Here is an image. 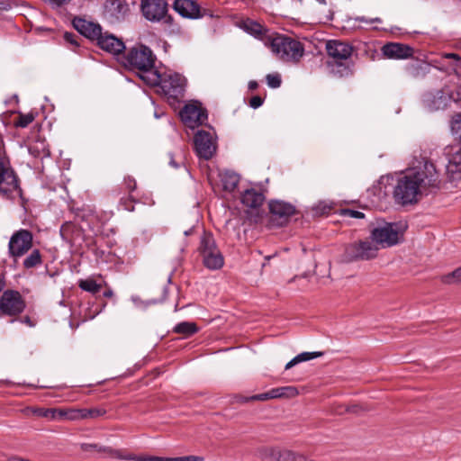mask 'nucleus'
Instances as JSON below:
<instances>
[{
  "label": "nucleus",
  "mask_w": 461,
  "mask_h": 461,
  "mask_svg": "<svg viewBox=\"0 0 461 461\" xmlns=\"http://www.w3.org/2000/svg\"><path fill=\"white\" fill-rule=\"evenodd\" d=\"M343 215L356 219H362L365 217V214L362 212L352 209H345L343 211Z\"/></svg>",
  "instance_id": "obj_46"
},
{
  "label": "nucleus",
  "mask_w": 461,
  "mask_h": 461,
  "mask_svg": "<svg viewBox=\"0 0 461 461\" xmlns=\"http://www.w3.org/2000/svg\"><path fill=\"white\" fill-rule=\"evenodd\" d=\"M60 236L66 242L74 245L77 238L81 235L80 230L72 221H66L60 227Z\"/></svg>",
  "instance_id": "obj_23"
},
{
  "label": "nucleus",
  "mask_w": 461,
  "mask_h": 461,
  "mask_svg": "<svg viewBox=\"0 0 461 461\" xmlns=\"http://www.w3.org/2000/svg\"><path fill=\"white\" fill-rule=\"evenodd\" d=\"M96 42L102 50L113 55H118L125 50L124 42L113 34L108 32H102Z\"/></svg>",
  "instance_id": "obj_19"
},
{
  "label": "nucleus",
  "mask_w": 461,
  "mask_h": 461,
  "mask_svg": "<svg viewBox=\"0 0 461 461\" xmlns=\"http://www.w3.org/2000/svg\"><path fill=\"white\" fill-rule=\"evenodd\" d=\"M64 40L66 42L69 43L70 45H72L74 47L79 46L78 37L73 32H65Z\"/></svg>",
  "instance_id": "obj_44"
},
{
  "label": "nucleus",
  "mask_w": 461,
  "mask_h": 461,
  "mask_svg": "<svg viewBox=\"0 0 461 461\" xmlns=\"http://www.w3.org/2000/svg\"><path fill=\"white\" fill-rule=\"evenodd\" d=\"M180 118L188 128L194 129L207 121L206 110L198 102L185 104L180 111Z\"/></svg>",
  "instance_id": "obj_12"
},
{
  "label": "nucleus",
  "mask_w": 461,
  "mask_h": 461,
  "mask_svg": "<svg viewBox=\"0 0 461 461\" xmlns=\"http://www.w3.org/2000/svg\"><path fill=\"white\" fill-rule=\"evenodd\" d=\"M260 458L270 461H300L302 454L280 447H263L258 450Z\"/></svg>",
  "instance_id": "obj_14"
},
{
  "label": "nucleus",
  "mask_w": 461,
  "mask_h": 461,
  "mask_svg": "<svg viewBox=\"0 0 461 461\" xmlns=\"http://www.w3.org/2000/svg\"><path fill=\"white\" fill-rule=\"evenodd\" d=\"M194 142L195 152L199 158L208 160L213 156L216 146L210 132L198 131L194 135Z\"/></svg>",
  "instance_id": "obj_15"
},
{
  "label": "nucleus",
  "mask_w": 461,
  "mask_h": 461,
  "mask_svg": "<svg viewBox=\"0 0 461 461\" xmlns=\"http://www.w3.org/2000/svg\"><path fill=\"white\" fill-rule=\"evenodd\" d=\"M25 309V302L21 294L14 290H5L0 297V313L16 316Z\"/></svg>",
  "instance_id": "obj_11"
},
{
  "label": "nucleus",
  "mask_w": 461,
  "mask_h": 461,
  "mask_svg": "<svg viewBox=\"0 0 461 461\" xmlns=\"http://www.w3.org/2000/svg\"><path fill=\"white\" fill-rule=\"evenodd\" d=\"M32 233L25 229L15 231L10 238L8 251L11 257L16 258L26 254L32 247Z\"/></svg>",
  "instance_id": "obj_10"
},
{
  "label": "nucleus",
  "mask_w": 461,
  "mask_h": 461,
  "mask_svg": "<svg viewBox=\"0 0 461 461\" xmlns=\"http://www.w3.org/2000/svg\"><path fill=\"white\" fill-rule=\"evenodd\" d=\"M251 401H267L269 399H275L272 389L267 393H259V394H254L249 397Z\"/></svg>",
  "instance_id": "obj_43"
},
{
  "label": "nucleus",
  "mask_w": 461,
  "mask_h": 461,
  "mask_svg": "<svg viewBox=\"0 0 461 461\" xmlns=\"http://www.w3.org/2000/svg\"><path fill=\"white\" fill-rule=\"evenodd\" d=\"M405 227L397 222H387L374 228L369 239L375 242L378 249H387L397 245L403 238Z\"/></svg>",
  "instance_id": "obj_6"
},
{
  "label": "nucleus",
  "mask_w": 461,
  "mask_h": 461,
  "mask_svg": "<svg viewBox=\"0 0 461 461\" xmlns=\"http://www.w3.org/2000/svg\"><path fill=\"white\" fill-rule=\"evenodd\" d=\"M440 174L434 163L425 160L423 165L406 172L401 176L394 187L395 201L402 204H412L422 196L440 188Z\"/></svg>",
  "instance_id": "obj_1"
},
{
  "label": "nucleus",
  "mask_w": 461,
  "mask_h": 461,
  "mask_svg": "<svg viewBox=\"0 0 461 461\" xmlns=\"http://www.w3.org/2000/svg\"><path fill=\"white\" fill-rule=\"evenodd\" d=\"M356 21L360 22V23H382V20L379 17L367 19L365 16H357V17H356Z\"/></svg>",
  "instance_id": "obj_48"
},
{
  "label": "nucleus",
  "mask_w": 461,
  "mask_h": 461,
  "mask_svg": "<svg viewBox=\"0 0 461 461\" xmlns=\"http://www.w3.org/2000/svg\"><path fill=\"white\" fill-rule=\"evenodd\" d=\"M258 87V84L257 81L251 80L249 82V89L251 91L256 90Z\"/></svg>",
  "instance_id": "obj_55"
},
{
  "label": "nucleus",
  "mask_w": 461,
  "mask_h": 461,
  "mask_svg": "<svg viewBox=\"0 0 461 461\" xmlns=\"http://www.w3.org/2000/svg\"><path fill=\"white\" fill-rule=\"evenodd\" d=\"M73 26L81 35L91 41H97L103 32L100 24L79 17L73 19Z\"/></svg>",
  "instance_id": "obj_16"
},
{
  "label": "nucleus",
  "mask_w": 461,
  "mask_h": 461,
  "mask_svg": "<svg viewBox=\"0 0 461 461\" xmlns=\"http://www.w3.org/2000/svg\"><path fill=\"white\" fill-rule=\"evenodd\" d=\"M445 57L447 59H453L457 60V61L460 60L459 55L456 54V53H447V54L445 55Z\"/></svg>",
  "instance_id": "obj_57"
},
{
  "label": "nucleus",
  "mask_w": 461,
  "mask_h": 461,
  "mask_svg": "<svg viewBox=\"0 0 461 461\" xmlns=\"http://www.w3.org/2000/svg\"><path fill=\"white\" fill-rule=\"evenodd\" d=\"M78 286L88 293H91L92 294H96L100 292L102 288L101 284H97L95 280L92 278H86V279H81L78 282Z\"/></svg>",
  "instance_id": "obj_32"
},
{
  "label": "nucleus",
  "mask_w": 461,
  "mask_h": 461,
  "mask_svg": "<svg viewBox=\"0 0 461 461\" xmlns=\"http://www.w3.org/2000/svg\"><path fill=\"white\" fill-rule=\"evenodd\" d=\"M267 86L271 88H277L281 86L282 79L278 73L268 74L266 77Z\"/></svg>",
  "instance_id": "obj_39"
},
{
  "label": "nucleus",
  "mask_w": 461,
  "mask_h": 461,
  "mask_svg": "<svg viewBox=\"0 0 461 461\" xmlns=\"http://www.w3.org/2000/svg\"><path fill=\"white\" fill-rule=\"evenodd\" d=\"M5 283L3 279L0 278V292L5 288Z\"/></svg>",
  "instance_id": "obj_63"
},
{
  "label": "nucleus",
  "mask_w": 461,
  "mask_h": 461,
  "mask_svg": "<svg viewBox=\"0 0 461 461\" xmlns=\"http://www.w3.org/2000/svg\"><path fill=\"white\" fill-rule=\"evenodd\" d=\"M42 263L41 254L39 249H33L29 256L23 260V267L30 269L36 267Z\"/></svg>",
  "instance_id": "obj_31"
},
{
  "label": "nucleus",
  "mask_w": 461,
  "mask_h": 461,
  "mask_svg": "<svg viewBox=\"0 0 461 461\" xmlns=\"http://www.w3.org/2000/svg\"><path fill=\"white\" fill-rule=\"evenodd\" d=\"M328 55L333 59V62H328L332 67V72L339 77L347 76L349 73V68L345 61L349 59L352 55L353 48L347 42L330 40L326 43Z\"/></svg>",
  "instance_id": "obj_5"
},
{
  "label": "nucleus",
  "mask_w": 461,
  "mask_h": 461,
  "mask_svg": "<svg viewBox=\"0 0 461 461\" xmlns=\"http://www.w3.org/2000/svg\"><path fill=\"white\" fill-rule=\"evenodd\" d=\"M146 78V84L158 86L159 92L163 94L168 101L178 102L180 99L184 98L186 79L179 73L157 68L154 73H149Z\"/></svg>",
  "instance_id": "obj_2"
},
{
  "label": "nucleus",
  "mask_w": 461,
  "mask_h": 461,
  "mask_svg": "<svg viewBox=\"0 0 461 461\" xmlns=\"http://www.w3.org/2000/svg\"><path fill=\"white\" fill-rule=\"evenodd\" d=\"M169 164H170V166H172L175 168L179 167V165L173 159V158H171Z\"/></svg>",
  "instance_id": "obj_61"
},
{
  "label": "nucleus",
  "mask_w": 461,
  "mask_h": 461,
  "mask_svg": "<svg viewBox=\"0 0 461 461\" xmlns=\"http://www.w3.org/2000/svg\"><path fill=\"white\" fill-rule=\"evenodd\" d=\"M156 56L153 51L143 44H136L127 50L122 57V64L131 70H138L140 78L146 83L149 73H154Z\"/></svg>",
  "instance_id": "obj_3"
},
{
  "label": "nucleus",
  "mask_w": 461,
  "mask_h": 461,
  "mask_svg": "<svg viewBox=\"0 0 461 461\" xmlns=\"http://www.w3.org/2000/svg\"><path fill=\"white\" fill-rule=\"evenodd\" d=\"M98 445L97 444H89V443H83L81 445V449L84 451H92L96 450L97 451Z\"/></svg>",
  "instance_id": "obj_51"
},
{
  "label": "nucleus",
  "mask_w": 461,
  "mask_h": 461,
  "mask_svg": "<svg viewBox=\"0 0 461 461\" xmlns=\"http://www.w3.org/2000/svg\"><path fill=\"white\" fill-rule=\"evenodd\" d=\"M323 355L322 352H320V351H316V352H303L301 354H298L296 357H294L292 360H290L286 365H285V369H290L292 368L294 366L301 363V362H303V361H308V360H312L313 358H316V357H321Z\"/></svg>",
  "instance_id": "obj_28"
},
{
  "label": "nucleus",
  "mask_w": 461,
  "mask_h": 461,
  "mask_svg": "<svg viewBox=\"0 0 461 461\" xmlns=\"http://www.w3.org/2000/svg\"><path fill=\"white\" fill-rule=\"evenodd\" d=\"M126 460H135V461H157L158 456H134V455H127Z\"/></svg>",
  "instance_id": "obj_45"
},
{
  "label": "nucleus",
  "mask_w": 461,
  "mask_h": 461,
  "mask_svg": "<svg viewBox=\"0 0 461 461\" xmlns=\"http://www.w3.org/2000/svg\"><path fill=\"white\" fill-rule=\"evenodd\" d=\"M198 251L206 268L218 270L223 267L224 257L212 233L203 231L200 238Z\"/></svg>",
  "instance_id": "obj_7"
},
{
  "label": "nucleus",
  "mask_w": 461,
  "mask_h": 461,
  "mask_svg": "<svg viewBox=\"0 0 461 461\" xmlns=\"http://www.w3.org/2000/svg\"><path fill=\"white\" fill-rule=\"evenodd\" d=\"M428 65L420 60L412 61L406 65L407 73L412 77H423L427 73Z\"/></svg>",
  "instance_id": "obj_26"
},
{
  "label": "nucleus",
  "mask_w": 461,
  "mask_h": 461,
  "mask_svg": "<svg viewBox=\"0 0 461 461\" xmlns=\"http://www.w3.org/2000/svg\"><path fill=\"white\" fill-rule=\"evenodd\" d=\"M134 203L135 200L132 194H129L126 197H122L120 200V206L126 211L133 212L134 211Z\"/></svg>",
  "instance_id": "obj_40"
},
{
  "label": "nucleus",
  "mask_w": 461,
  "mask_h": 461,
  "mask_svg": "<svg viewBox=\"0 0 461 461\" xmlns=\"http://www.w3.org/2000/svg\"><path fill=\"white\" fill-rule=\"evenodd\" d=\"M451 130L453 135L461 141V113H457L453 117Z\"/></svg>",
  "instance_id": "obj_36"
},
{
  "label": "nucleus",
  "mask_w": 461,
  "mask_h": 461,
  "mask_svg": "<svg viewBox=\"0 0 461 461\" xmlns=\"http://www.w3.org/2000/svg\"><path fill=\"white\" fill-rule=\"evenodd\" d=\"M103 294H104V297H112L113 295V292L112 289L108 288L107 290H105Z\"/></svg>",
  "instance_id": "obj_59"
},
{
  "label": "nucleus",
  "mask_w": 461,
  "mask_h": 461,
  "mask_svg": "<svg viewBox=\"0 0 461 461\" xmlns=\"http://www.w3.org/2000/svg\"><path fill=\"white\" fill-rule=\"evenodd\" d=\"M104 447H103V446H99V445H98L97 451H98V452H102V453H104Z\"/></svg>",
  "instance_id": "obj_64"
},
{
  "label": "nucleus",
  "mask_w": 461,
  "mask_h": 461,
  "mask_svg": "<svg viewBox=\"0 0 461 461\" xmlns=\"http://www.w3.org/2000/svg\"><path fill=\"white\" fill-rule=\"evenodd\" d=\"M451 99L455 102H461V85L456 88V92L451 94Z\"/></svg>",
  "instance_id": "obj_52"
},
{
  "label": "nucleus",
  "mask_w": 461,
  "mask_h": 461,
  "mask_svg": "<svg viewBox=\"0 0 461 461\" xmlns=\"http://www.w3.org/2000/svg\"><path fill=\"white\" fill-rule=\"evenodd\" d=\"M178 461H203V458L198 456H186L177 457Z\"/></svg>",
  "instance_id": "obj_50"
},
{
  "label": "nucleus",
  "mask_w": 461,
  "mask_h": 461,
  "mask_svg": "<svg viewBox=\"0 0 461 461\" xmlns=\"http://www.w3.org/2000/svg\"><path fill=\"white\" fill-rule=\"evenodd\" d=\"M241 27L245 32L258 38L267 32V29L262 24L251 19L243 20Z\"/></svg>",
  "instance_id": "obj_25"
},
{
  "label": "nucleus",
  "mask_w": 461,
  "mask_h": 461,
  "mask_svg": "<svg viewBox=\"0 0 461 461\" xmlns=\"http://www.w3.org/2000/svg\"><path fill=\"white\" fill-rule=\"evenodd\" d=\"M235 398H236L237 402H242V403L248 402L251 401L249 399V397H244V396H241V395H238Z\"/></svg>",
  "instance_id": "obj_56"
},
{
  "label": "nucleus",
  "mask_w": 461,
  "mask_h": 461,
  "mask_svg": "<svg viewBox=\"0 0 461 461\" xmlns=\"http://www.w3.org/2000/svg\"><path fill=\"white\" fill-rule=\"evenodd\" d=\"M35 119L33 113H19L18 118L14 121V126L19 128H25L32 123Z\"/></svg>",
  "instance_id": "obj_33"
},
{
  "label": "nucleus",
  "mask_w": 461,
  "mask_h": 461,
  "mask_svg": "<svg viewBox=\"0 0 461 461\" xmlns=\"http://www.w3.org/2000/svg\"><path fill=\"white\" fill-rule=\"evenodd\" d=\"M382 52L388 59H403L412 56L413 49L399 42H389L383 46Z\"/></svg>",
  "instance_id": "obj_18"
},
{
  "label": "nucleus",
  "mask_w": 461,
  "mask_h": 461,
  "mask_svg": "<svg viewBox=\"0 0 461 461\" xmlns=\"http://www.w3.org/2000/svg\"><path fill=\"white\" fill-rule=\"evenodd\" d=\"M174 9L183 17L191 19L202 17L200 5L194 0H175Z\"/></svg>",
  "instance_id": "obj_20"
},
{
  "label": "nucleus",
  "mask_w": 461,
  "mask_h": 461,
  "mask_svg": "<svg viewBox=\"0 0 461 461\" xmlns=\"http://www.w3.org/2000/svg\"><path fill=\"white\" fill-rule=\"evenodd\" d=\"M263 102H264V100L262 97H260L259 95H255L250 98L249 105H250V107L257 109L263 104Z\"/></svg>",
  "instance_id": "obj_47"
},
{
  "label": "nucleus",
  "mask_w": 461,
  "mask_h": 461,
  "mask_svg": "<svg viewBox=\"0 0 461 461\" xmlns=\"http://www.w3.org/2000/svg\"><path fill=\"white\" fill-rule=\"evenodd\" d=\"M8 8H10V5L5 3V2H0V10L3 9V10H7Z\"/></svg>",
  "instance_id": "obj_60"
},
{
  "label": "nucleus",
  "mask_w": 461,
  "mask_h": 461,
  "mask_svg": "<svg viewBox=\"0 0 461 461\" xmlns=\"http://www.w3.org/2000/svg\"><path fill=\"white\" fill-rule=\"evenodd\" d=\"M272 393L275 399L277 398H293L298 394V390L294 386H284L273 388Z\"/></svg>",
  "instance_id": "obj_30"
},
{
  "label": "nucleus",
  "mask_w": 461,
  "mask_h": 461,
  "mask_svg": "<svg viewBox=\"0 0 461 461\" xmlns=\"http://www.w3.org/2000/svg\"><path fill=\"white\" fill-rule=\"evenodd\" d=\"M221 182L224 190L231 192L237 187L240 176L232 171H225L221 175Z\"/></svg>",
  "instance_id": "obj_27"
},
{
  "label": "nucleus",
  "mask_w": 461,
  "mask_h": 461,
  "mask_svg": "<svg viewBox=\"0 0 461 461\" xmlns=\"http://www.w3.org/2000/svg\"><path fill=\"white\" fill-rule=\"evenodd\" d=\"M23 321L25 322L26 324H28L29 326H33V324L32 323L31 319L28 316L24 317Z\"/></svg>",
  "instance_id": "obj_62"
},
{
  "label": "nucleus",
  "mask_w": 461,
  "mask_h": 461,
  "mask_svg": "<svg viewBox=\"0 0 461 461\" xmlns=\"http://www.w3.org/2000/svg\"><path fill=\"white\" fill-rule=\"evenodd\" d=\"M271 49L284 61L297 62L304 51L300 41L282 34L273 37Z\"/></svg>",
  "instance_id": "obj_8"
},
{
  "label": "nucleus",
  "mask_w": 461,
  "mask_h": 461,
  "mask_svg": "<svg viewBox=\"0 0 461 461\" xmlns=\"http://www.w3.org/2000/svg\"><path fill=\"white\" fill-rule=\"evenodd\" d=\"M140 11L146 20L158 23L167 14V3L166 0H141Z\"/></svg>",
  "instance_id": "obj_13"
},
{
  "label": "nucleus",
  "mask_w": 461,
  "mask_h": 461,
  "mask_svg": "<svg viewBox=\"0 0 461 461\" xmlns=\"http://www.w3.org/2000/svg\"><path fill=\"white\" fill-rule=\"evenodd\" d=\"M104 453L111 457L117 458V459H125L127 456H123L121 454L120 450L113 449L111 447H104Z\"/></svg>",
  "instance_id": "obj_42"
},
{
  "label": "nucleus",
  "mask_w": 461,
  "mask_h": 461,
  "mask_svg": "<svg viewBox=\"0 0 461 461\" xmlns=\"http://www.w3.org/2000/svg\"><path fill=\"white\" fill-rule=\"evenodd\" d=\"M59 411L60 409H40L38 414L51 420H60Z\"/></svg>",
  "instance_id": "obj_38"
},
{
  "label": "nucleus",
  "mask_w": 461,
  "mask_h": 461,
  "mask_svg": "<svg viewBox=\"0 0 461 461\" xmlns=\"http://www.w3.org/2000/svg\"><path fill=\"white\" fill-rule=\"evenodd\" d=\"M59 418L60 420L67 419L69 420H79L77 409H60Z\"/></svg>",
  "instance_id": "obj_37"
},
{
  "label": "nucleus",
  "mask_w": 461,
  "mask_h": 461,
  "mask_svg": "<svg viewBox=\"0 0 461 461\" xmlns=\"http://www.w3.org/2000/svg\"><path fill=\"white\" fill-rule=\"evenodd\" d=\"M360 410H362L361 406H359V405H351V406H348L346 409V411L353 412V413H357Z\"/></svg>",
  "instance_id": "obj_54"
},
{
  "label": "nucleus",
  "mask_w": 461,
  "mask_h": 461,
  "mask_svg": "<svg viewBox=\"0 0 461 461\" xmlns=\"http://www.w3.org/2000/svg\"><path fill=\"white\" fill-rule=\"evenodd\" d=\"M123 185L125 191L129 192V194H131L133 191H135L137 187L136 180L131 176H126L123 180Z\"/></svg>",
  "instance_id": "obj_41"
},
{
  "label": "nucleus",
  "mask_w": 461,
  "mask_h": 461,
  "mask_svg": "<svg viewBox=\"0 0 461 461\" xmlns=\"http://www.w3.org/2000/svg\"><path fill=\"white\" fill-rule=\"evenodd\" d=\"M269 210L272 220H278V225L285 223L290 216L294 214L295 208L289 203L283 201H272L269 203Z\"/></svg>",
  "instance_id": "obj_17"
},
{
  "label": "nucleus",
  "mask_w": 461,
  "mask_h": 461,
  "mask_svg": "<svg viewBox=\"0 0 461 461\" xmlns=\"http://www.w3.org/2000/svg\"><path fill=\"white\" fill-rule=\"evenodd\" d=\"M0 196L12 201L18 197L23 208L28 202L23 195L17 175L5 156H0Z\"/></svg>",
  "instance_id": "obj_4"
},
{
  "label": "nucleus",
  "mask_w": 461,
  "mask_h": 461,
  "mask_svg": "<svg viewBox=\"0 0 461 461\" xmlns=\"http://www.w3.org/2000/svg\"><path fill=\"white\" fill-rule=\"evenodd\" d=\"M447 173L455 179L456 175L461 173V149L451 155L446 167Z\"/></svg>",
  "instance_id": "obj_24"
},
{
  "label": "nucleus",
  "mask_w": 461,
  "mask_h": 461,
  "mask_svg": "<svg viewBox=\"0 0 461 461\" xmlns=\"http://www.w3.org/2000/svg\"><path fill=\"white\" fill-rule=\"evenodd\" d=\"M105 414V411L102 409H88V418H97Z\"/></svg>",
  "instance_id": "obj_49"
},
{
  "label": "nucleus",
  "mask_w": 461,
  "mask_h": 461,
  "mask_svg": "<svg viewBox=\"0 0 461 461\" xmlns=\"http://www.w3.org/2000/svg\"><path fill=\"white\" fill-rule=\"evenodd\" d=\"M450 99L451 95L448 93L444 90H437L434 93L427 94L424 102L430 111H438L445 109Z\"/></svg>",
  "instance_id": "obj_21"
},
{
  "label": "nucleus",
  "mask_w": 461,
  "mask_h": 461,
  "mask_svg": "<svg viewBox=\"0 0 461 461\" xmlns=\"http://www.w3.org/2000/svg\"><path fill=\"white\" fill-rule=\"evenodd\" d=\"M332 208L333 203L331 202L320 201L312 206V211L317 215H322L329 213Z\"/></svg>",
  "instance_id": "obj_34"
},
{
  "label": "nucleus",
  "mask_w": 461,
  "mask_h": 461,
  "mask_svg": "<svg viewBox=\"0 0 461 461\" xmlns=\"http://www.w3.org/2000/svg\"><path fill=\"white\" fill-rule=\"evenodd\" d=\"M157 461H178L177 457H160L158 456Z\"/></svg>",
  "instance_id": "obj_58"
},
{
  "label": "nucleus",
  "mask_w": 461,
  "mask_h": 461,
  "mask_svg": "<svg viewBox=\"0 0 461 461\" xmlns=\"http://www.w3.org/2000/svg\"><path fill=\"white\" fill-rule=\"evenodd\" d=\"M265 200V196L262 192L258 191L254 188L245 190L241 194V203L249 208L260 207Z\"/></svg>",
  "instance_id": "obj_22"
},
{
  "label": "nucleus",
  "mask_w": 461,
  "mask_h": 461,
  "mask_svg": "<svg viewBox=\"0 0 461 461\" xmlns=\"http://www.w3.org/2000/svg\"><path fill=\"white\" fill-rule=\"evenodd\" d=\"M173 331L177 334H182L185 337H189L198 331V328L194 322L182 321L177 323L174 328Z\"/></svg>",
  "instance_id": "obj_29"
},
{
  "label": "nucleus",
  "mask_w": 461,
  "mask_h": 461,
  "mask_svg": "<svg viewBox=\"0 0 461 461\" xmlns=\"http://www.w3.org/2000/svg\"><path fill=\"white\" fill-rule=\"evenodd\" d=\"M77 411L79 420L88 418V409H77Z\"/></svg>",
  "instance_id": "obj_53"
},
{
  "label": "nucleus",
  "mask_w": 461,
  "mask_h": 461,
  "mask_svg": "<svg viewBox=\"0 0 461 461\" xmlns=\"http://www.w3.org/2000/svg\"><path fill=\"white\" fill-rule=\"evenodd\" d=\"M379 249L372 240H363L346 246L341 261L350 263L359 260H370L376 258Z\"/></svg>",
  "instance_id": "obj_9"
},
{
  "label": "nucleus",
  "mask_w": 461,
  "mask_h": 461,
  "mask_svg": "<svg viewBox=\"0 0 461 461\" xmlns=\"http://www.w3.org/2000/svg\"><path fill=\"white\" fill-rule=\"evenodd\" d=\"M442 282L445 284L461 283V267L442 276Z\"/></svg>",
  "instance_id": "obj_35"
}]
</instances>
